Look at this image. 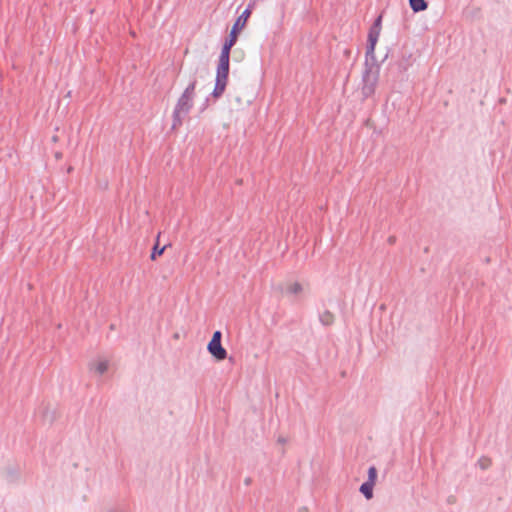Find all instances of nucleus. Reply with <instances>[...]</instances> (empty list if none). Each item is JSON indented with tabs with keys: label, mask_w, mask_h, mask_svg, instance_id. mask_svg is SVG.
Segmentation results:
<instances>
[{
	"label": "nucleus",
	"mask_w": 512,
	"mask_h": 512,
	"mask_svg": "<svg viewBox=\"0 0 512 512\" xmlns=\"http://www.w3.org/2000/svg\"><path fill=\"white\" fill-rule=\"evenodd\" d=\"M222 333L217 330L213 333L211 340L207 345L208 352L217 360L221 361L227 357V351L222 346Z\"/></svg>",
	"instance_id": "6"
},
{
	"label": "nucleus",
	"mask_w": 512,
	"mask_h": 512,
	"mask_svg": "<svg viewBox=\"0 0 512 512\" xmlns=\"http://www.w3.org/2000/svg\"><path fill=\"white\" fill-rule=\"evenodd\" d=\"M303 291V286L299 282L288 283L285 289L286 294L299 295Z\"/></svg>",
	"instance_id": "10"
},
{
	"label": "nucleus",
	"mask_w": 512,
	"mask_h": 512,
	"mask_svg": "<svg viewBox=\"0 0 512 512\" xmlns=\"http://www.w3.org/2000/svg\"><path fill=\"white\" fill-rule=\"evenodd\" d=\"M298 512H308V508L307 507H301V508H299Z\"/></svg>",
	"instance_id": "18"
},
{
	"label": "nucleus",
	"mask_w": 512,
	"mask_h": 512,
	"mask_svg": "<svg viewBox=\"0 0 512 512\" xmlns=\"http://www.w3.org/2000/svg\"><path fill=\"white\" fill-rule=\"evenodd\" d=\"M252 483V479L250 477H247L245 480H244V484L246 486H249L250 484Z\"/></svg>",
	"instance_id": "16"
},
{
	"label": "nucleus",
	"mask_w": 512,
	"mask_h": 512,
	"mask_svg": "<svg viewBox=\"0 0 512 512\" xmlns=\"http://www.w3.org/2000/svg\"><path fill=\"white\" fill-rule=\"evenodd\" d=\"M375 484L371 483V482H367L365 481L364 483H362V485L360 486V492L364 495V497L367 499V500H370L372 497H373V487H374Z\"/></svg>",
	"instance_id": "11"
},
{
	"label": "nucleus",
	"mask_w": 512,
	"mask_h": 512,
	"mask_svg": "<svg viewBox=\"0 0 512 512\" xmlns=\"http://www.w3.org/2000/svg\"><path fill=\"white\" fill-rule=\"evenodd\" d=\"M395 240H396V238H395L394 236H390V237L388 238V242H389V244H394V243H395Z\"/></svg>",
	"instance_id": "17"
},
{
	"label": "nucleus",
	"mask_w": 512,
	"mask_h": 512,
	"mask_svg": "<svg viewBox=\"0 0 512 512\" xmlns=\"http://www.w3.org/2000/svg\"><path fill=\"white\" fill-rule=\"evenodd\" d=\"M376 479H377V469H376L375 466H371L368 469V479H367V482H371V483L375 484Z\"/></svg>",
	"instance_id": "14"
},
{
	"label": "nucleus",
	"mask_w": 512,
	"mask_h": 512,
	"mask_svg": "<svg viewBox=\"0 0 512 512\" xmlns=\"http://www.w3.org/2000/svg\"><path fill=\"white\" fill-rule=\"evenodd\" d=\"M230 53L231 51L226 50V48L221 49L216 71L215 86L212 92L214 98L221 97L226 89L230 69Z\"/></svg>",
	"instance_id": "2"
},
{
	"label": "nucleus",
	"mask_w": 512,
	"mask_h": 512,
	"mask_svg": "<svg viewBox=\"0 0 512 512\" xmlns=\"http://www.w3.org/2000/svg\"><path fill=\"white\" fill-rule=\"evenodd\" d=\"M196 84L197 81L194 79L179 97L173 111L172 129H177L182 125L184 116H186L193 107Z\"/></svg>",
	"instance_id": "1"
},
{
	"label": "nucleus",
	"mask_w": 512,
	"mask_h": 512,
	"mask_svg": "<svg viewBox=\"0 0 512 512\" xmlns=\"http://www.w3.org/2000/svg\"><path fill=\"white\" fill-rule=\"evenodd\" d=\"M480 465L482 469H486L488 467V461L487 460H481Z\"/></svg>",
	"instance_id": "15"
},
{
	"label": "nucleus",
	"mask_w": 512,
	"mask_h": 512,
	"mask_svg": "<svg viewBox=\"0 0 512 512\" xmlns=\"http://www.w3.org/2000/svg\"><path fill=\"white\" fill-rule=\"evenodd\" d=\"M251 15V5L242 12V14L236 19L234 22L231 31L229 33L228 38H226L222 48H226V50L232 49V47L236 44L238 35L241 30L246 26V23Z\"/></svg>",
	"instance_id": "4"
},
{
	"label": "nucleus",
	"mask_w": 512,
	"mask_h": 512,
	"mask_svg": "<svg viewBox=\"0 0 512 512\" xmlns=\"http://www.w3.org/2000/svg\"><path fill=\"white\" fill-rule=\"evenodd\" d=\"M278 442L283 444V443H285V442H286V439H285V438H283V437H279V438H278Z\"/></svg>",
	"instance_id": "19"
},
{
	"label": "nucleus",
	"mask_w": 512,
	"mask_h": 512,
	"mask_svg": "<svg viewBox=\"0 0 512 512\" xmlns=\"http://www.w3.org/2000/svg\"><path fill=\"white\" fill-rule=\"evenodd\" d=\"M230 98H231V101H234L236 103L237 108H241L245 105H249L252 102L251 95L241 94L237 90H235L233 93L230 94Z\"/></svg>",
	"instance_id": "7"
},
{
	"label": "nucleus",
	"mask_w": 512,
	"mask_h": 512,
	"mask_svg": "<svg viewBox=\"0 0 512 512\" xmlns=\"http://www.w3.org/2000/svg\"><path fill=\"white\" fill-rule=\"evenodd\" d=\"M409 5L414 13L425 11L428 7L426 0H409Z\"/></svg>",
	"instance_id": "8"
},
{
	"label": "nucleus",
	"mask_w": 512,
	"mask_h": 512,
	"mask_svg": "<svg viewBox=\"0 0 512 512\" xmlns=\"http://www.w3.org/2000/svg\"><path fill=\"white\" fill-rule=\"evenodd\" d=\"M335 316L329 310H325L319 314V321L324 326H330L334 323Z\"/></svg>",
	"instance_id": "9"
},
{
	"label": "nucleus",
	"mask_w": 512,
	"mask_h": 512,
	"mask_svg": "<svg viewBox=\"0 0 512 512\" xmlns=\"http://www.w3.org/2000/svg\"><path fill=\"white\" fill-rule=\"evenodd\" d=\"M381 22L382 15H379L369 29L368 43L366 47V58L370 59L371 61H375V46L380 35Z\"/></svg>",
	"instance_id": "5"
},
{
	"label": "nucleus",
	"mask_w": 512,
	"mask_h": 512,
	"mask_svg": "<svg viewBox=\"0 0 512 512\" xmlns=\"http://www.w3.org/2000/svg\"><path fill=\"white\" fill-rule=\"evenodd\" d=\"M167 248V245H164L163 247H159V242L157 241L155 243V245L153 246V249H152V252H151V255H150V259L151 260H156L158 256H161L165 249Z\"/></svg>",
	"instance_id": "12"
},
{
	"label": "nucleus",
	"mask_w": 512,
	"mask_h": 512,
	"mask_svg": "<svg viewBox=\"0 0 512 512\" xmlns=\"http://www.w3.org/2000/svg\"><path fill=\"white\" fill-rule=\"evenodd\" d=\"M379 78V68L376 66L368 64V59L366 58L365 62V70L362 75V87L361 94L362 100H366L371 97L375 93V89L378 83Z\"/></svg>",
	"instance_id": "3"
},
{
	"label": "nucleus",
	"mask_w": 512,
	"mask_h": 512,
	"mask_svg": "<svg viewBox=\"0 0 512 512\" xmlns=\"http://www.w3.org/2000/svg\"><path fill=\"white\" fill-rule=\"evenodd\" d=\"M107 370H108V362L107 361H100L95 366V371L100 375H103Z\"/></svg>",
	"instance_id": "13"
}]
</instances>
